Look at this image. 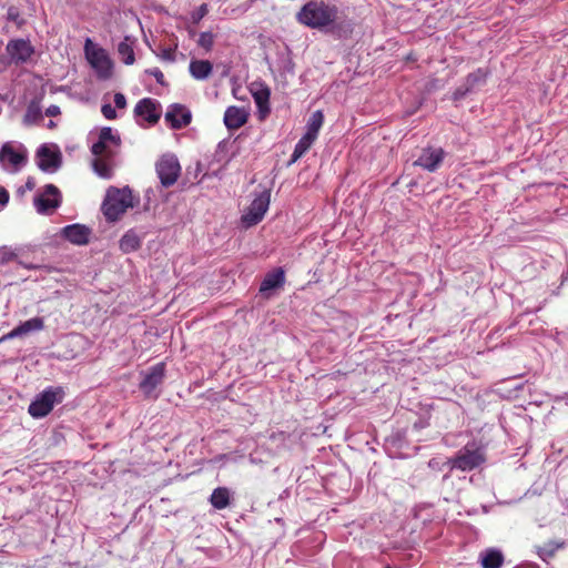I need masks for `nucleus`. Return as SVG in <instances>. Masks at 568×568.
Returning a JSON list of instances; mask_svg holds the SVG:
<instances>
[{
	"mask_svg": "<svg viewBox=\"0 0 568 568\" xmlns=\"http://www.w3.org/2000/svg\"><path fill=\"white\" fill-rule=\"evenodd\" d=\"M114 104L118 109H124L126 106V99L124 94L118 92L114 94Z\"/></svg>",
	"mask_w": 568,
	"mask_h": 568,
	"instance_id": "40",
	"label": "nucleus"
},
{
	"mask_svg": "<svg viewBox=\"0 0 568 568\" xmlns=\"http://www.w3.org/2000/svg\"><path fill=\"white\" fill-rule=\"evenodd\" d=\"M165 121L170 123L173 130H180L191 123L192 113L185 105L173 103L165 113Z\"/></svg>",
	"mask_w": 568,
	"mask_h": 568,
	"instance_id": "16",
	"label": "nucleus"
},
{
	"mask_svg": "<svg viewBox=\"0 0 568 568\" xmlns=\"http://www.w3.org/2000/svg\"><path fill=\"white\" fill-rule=\"evenodd\" d=\"M488 71L483 68H478L474 72L469 73L464 83L460 84L453 93L454 101L463 100L467 94L474 92L487 82Z\"/></svg>",
	"mask_w": 568,
	"mask_h": 568,
	"instance_id": "10",
	"label": "nucleus"
},
{
	"mask_svg": "<svg viewBox=\"0 0 568 568\" xmlns=\"http://www.w3.org/2000/svg\"><path fill=\"white\" fill-rule=\"evenodd\" d=\"M480 562L483 568H500L504 562L503 552L490 548L481 552Z\"/></svg>",
	"mask_w": 568,
	"mask_h": 568,
	"instance_id": "26",
	"label": "nucleus"
},
{
	"mask_svg": "<svg viewBox=\"0 0 568 568\" xmlns=\"http://www.w3.org/2000/svg\"><path fill=\"white\" fill-rule=\"evenodd\" d=\"M160 108L161 105L156 100L151 98H143L136 103L134 108V115L142 118L149 124L153 125L158 123L161 118Z\"/></svg>",
	"mask_w": 568,
	"mask_h": 568,
	"instance_id": "14",
	"label": "nucleus"
},
{
	"mask_svg": "<svg viewBox=\"0 0 568 568\" xmlns=\"http://www.w3.org/2000/svg\"><path fill=\"white\" fill-rule=\"evenodd\" d=\"M61 201L60 190L53 184H47L43 194L36 195L33 203L40 214H47L49 211L58 209Z\"/></svg>",
	"mask_w": 568,
	"mask_h": 568,
	"instance_id": "11",
	"label": "nucleus"
},
{
	"mask_svg": "<svg viewBox=\"0 0 568 568\" xmlns=\"http://www.w3.org/2000/svg\"><path fill=\"white\" fill-rule=\"evenodd\" d=\"M248 113L235 105L229 106L224 113V124L229 130H236L247 122Z\"/></svg>",
	"mask_w": 568,
	"mask_h": 568,
	"instance_id": "21",
	"label": "nucleus"
},
{
	"mask_svg": "<svg viewBox=\"0 0 568 568\" xmlns=\"http://www.w3.org/2000/svg\"><path fill=\"white\" fill-rule=\"evenodd\" d=\"M38 168L43 172L53 173L62 164V155L58 146L50 148L47 144L39 146L36 153Z\"/></svg>",
	"mask_w": 568,
	"mask_h": 568,
	"instance_id": "8",
	"label": "nucleus"
},
{
	"mask_svg": "<svg viewBox=\"0 0 568 568\" xmlns=\"http://www.w3.org/2000/svg\"><path fill=\"white\" fill-rule=\"evenodd\" d=\"M315 136L305 132V134L295 144V149L298 150V152L305 154L310 150L312 144L315 142Z\"/></svg>",
	"mask_w": 568,
	"mask_h": 568,
	"instance_id": "34",
	"label": "nucleus"
},
{
	"mask_svg": "<svg viewBox=\"0 0 568 568\" xmlns=\"http://www.w3.org/2000/svg\"><path fill=\"white\" fill-rule=\"evenodd\" d=\"M285 284V272L282 267H276L266 273L260 285V293L263 297L270 298L273 292L282 288Z\"/></svg>",
	"mask_w": 568,
	"mask_h": 568,
	"instance_id": "17",
	"label": "nucleus"
},
{
	"mask_svg": "<svg viewBox=\"0 0 568 568\" xmlns=\"http://www.w3.org/2000/svg\"><path fill=\"white\" fill-rule=\"evenodd\" d=\"M296 20L311 29L346 36L353 31L351 20L342 18L339 8L324 0H310L296 13Z\"/></svg>",
	"mask_w": 568,
	"mask_h": 568,
	"instance_id": "1",
	"label": "nucleus"
},
{
	"mask_svg": "<svg viewBox=\"0 0 568 568\" xmlns=\"http://www.w3.org/2000/svg\"><path fill=\"white\" fill-rule=\"evenodd\" d=\"M485 462V454L481 448L475 446V444H467L465 447L459 449L456 455L448 458L446 465L449 469H459L462 471H470L479 467Z\"/></svg>",
	"mask_w": 568,
	"mask_h": 568,
	"instance_id": "4",
	"label": "nucleus"
},
{
	"mask_svg": "<svg viewBox=\"0 0 568 568\" xmlns=\"http://www.w3.org/2000/svg\"><path fill=\"white\" fill-rule=\"evenodd\" d=\"M304 154L302 152H298V150H296L294 148V151H293V154L291 155V159L288 161V165H292L293 163H295L300 158H302Z\"/></svg>",
	"mask_w": 568,
	"mask_h": 568,
	"instance_id": "44",
	"label": "nucleus"
},
{
	"mask_svg": "<svg viewBox=\"0 0 568 568\" xmlns=\"http://www.w3.org/2000/svg\"><path fill=\"white\" fill-rule=\"evenodd\" d=\"M6 161L14 166V171H18L27 163V153L26 151L18 152L10 143H4L0 150V162L4 163Z\"/></svg>",
	"mask_w": 568,
	"mask_h": 568,
	"instance_id": "22",
	"label": "nucleus"
},
{
	"mask_svg": "<svg viewBox=\"0 0 568 568\" xmlns=\"http://www.w3.org/2000/svg\"><path fill=\"white\" fill-rule=\"evenodd\" d=\"M429 466H430V467H436L435 459H430V460H429Z\"/></svg>",
	"mask_w": 568,
	"mask_h": 568,
	"instance_id": "49",
	"label": "nucleus"
},
{
	"mask_svg": "<svg viewBox=\"0 0 568 568\" xmlns=\"http://www.w3.org/2000/svg\"><path fill=\"white\" fill-rule=\"evenodd\" d=\"M6 50L11 61L16 64L26 63L34 53V48L31 45L29 40L24 39L10 40Z\"/></svg>",
	"mask_w": 568,
	"mask_h": 568,
	"instance_id": "12",
	"label": "nucleus"
},
{
	"mask_svg": "<svg viewBox=\"0 0 568 568\" xmlns=\"http://www.w3.org/2000/svg\"><path fill=\"white\" fill-rule=\"evenodd\" d=\"M141 244L142 239L134 230L126 231L119 241V247L125 254L138 251Z\"/></svg>",
	"mask_w": 568,
	"mask_h": 568,
	"instance_id": "23",
	"label": "nucleus"
},
{
	"mask_svg": "<svg viewBox=\"0 0 568 568\" xmlns=\"http://www.w3.org/2000/svg\"><path fill=\"white\" fill-rule=\"evenodd\" d=\"M62 236L75 245H85L89 243L91 229L83 224L67 225L61 230Z\"/></svg>",
	"mask_w": 568,
	"mask_h": 568,
	"instance_id": "18",
	"label": "nucleus"
},
{
	"mask_svg": "<svg viewBox=\"0 0 568 568\" xmlns=\"http://www.w3.org/2000/svg\"><path fill=\"white\" fill-rule=\"evenodd\" d=\"M145 73L155 78L160 85H165L164 74L159 68L146 69Z\"/></svg>",
	"mask_w": 568,
	"mask_h": 568,
	"instance_id": "37",
	"label": "nucleus"
},
{
	"mask_svg": "<svg viewBox=\"0 0 568 568\" xmlns=\"http://www.w3.org/2000/svg\"><path fill=\"white\" fill-rule=\"evenodd\" d=\"M133 43H134V39L126 36L124 38V40L118 44V53H119L122 62L126 65H131L135 61Z\"/></svg>",
	"mask_w": 568,
	"mask_h": 568,
	"instance_id": "28",
	"label": "nucleus"
},
{
	"mask_svg": "<svg viewBox=\"0 0 568 568\" xmlns=\"http://www.w3.org/2000/svg\"><path fill=\"white\" fill-rule=\"evenodd\" d=\"M429 466H430V467H436L435 459H430V460H429Z\"/></svg>",
	"mask_w": 568,
	"mask_h": 568,
	"instance_id": "48",
	"label": "nucleus"
},
{
	"mask_svg": "<svg viewBox=\"0 0 568 568\" xmlns=\"http://www.w3.org/2000/svg\"><path fill=\"white\" fill-rule=\"evenodd\" d=\"M155 172L163 187H170L181 174V165L176 155L163 154L155 163Z\"/></svg>",
	"mask_w": 568,
	"mask_h": 568,
	"instance_id": "6",
	"label": "nucleus"
},
{
	"mask_svg": "<svg viewBox=\"0 0 568 568\" xmlns=\"http://www.w3.org/2000/svg\"><path fill=\"white\" fill-rule=\"evenodd\" d=\"M445 158V151L442 148H425L420 155L414 162L415 166H420L428 172H435Z\"/></svg>",
	"mask_w": 568,
	"mask_h": 568,
	"instance_id": "15",
	"label": "nucleus"
},
{
	"mask_svg": "<svg viewBox=\"0 0 568 568\" xmlns=\"http://www.w3.org/2000/svg\"><path fill=\"white\" fill-rule=\"evenodd\" d=\"M209 12L206 3H202L196 10L191 13L193 23H199Z\"/></svg>",
	"mask_w": 568,
	"mask_h": 568,
	"instance_id": "36",
	"label": "nucleus"
},
{
	"mask_svg": "<svg viewBox=\"0 0 568 568\" xmlns=\"http://www.w3.org/2000/svg\"><path fill=\"white\" fill-rule=\"evenodd\" d=\"M324 122V114L321 110H317L312 113L311 118L308 119L307 125H306V133L317 138L320 129L322 128Z\"/></svg>",
	"mask_w": 568,
	"mask_h": 568,
	"instance_id": "31",
	"label": "nucleus"
},
{
	"mask_svg": "<svg viewBox=\"0 0 568 568\" xmlns=\"http://www.w3.org/2000/svg\"><path fill=\"white\" fill-rule=\"evenodd\" d=\"M34 186H36V183H34L33 179L29 178L27 180V182H26V189L27 190H33Z\"/></svg>",
	"mask_w": 568,
	"mask_h": 568,
	"instance_id": "45",
	"label": "nucleus"
},
{
	"mask_svg": "<svg viewBox=\"0 0 568 568\" xmlns=\"http://www.w3.org/2000/svg\"><path fill=\"white\" fill-rule=\"evenodd\" d=\"M251 92L254 99V102L257 108V118L263 121L265 120L270 112V97L271 90L270 88L262 82L252 83Z\"/></svg>",
	"mask_w": 568,
	"mask_h": 568,
	"instance_id": "13",
	"label": "nucleus"
},
{
	"mask_svg": "<svg viewBox=\"0 0 568 568\" xmlns=\"http://www.w3.org/2000/svg\"><path fill=\"white\" fill-rule=\"evenodd\" d=\"M129 207H133L132 191L129 186H110L106 190L101 210L109 222L118 221Z\"/></svg>",
	"mask_w": 568,
	"mask_h": 568,
	"instance_id": "2",
	"label": "nucleus"
},
{
	"mask_svg": "<svg viewBox=\"0 0 568 568\" xmlns=\"http://www.w3.org/2000/svg\"><path fill=\"white\" fill-rule=\"evenodd\" d=\"M101 112L104 115V118L108 120H114L116 118L115 109L109 103H105L102 105Z\"/></svg>",
	"mask_w": 568,
	"mask_h": 568,
	"instance_id": "38",
	"label": "nucleus"
},
{
	"mask_svg": "<svg viewBox=\"0 0 568 568\" xmlns=\"http://www.w3.org/2000/svg\"><path fill=\"white\" fill-rule=\"evenodd\" d=\"M91 153L94 156H103L108 159H113L116 154V151L111 149V144L102 143V146L95 150V143L91 146Z\"/></svg>",
	"mask_w": 568,
	"mask_h": 568,
	"instance_id": "33",
	"label": "nucleus"
},
{
	"mask_svg": "<svg viewBox=\"0 0 568 568\" xmlns=\"http://www.w3.org/2000/svg\"><path fill=\"white\" fill-rule=\"evenodd\" d=\"M61 113L60 108L55 104H51L45 110V115L48 116H58Z\"/></svg>",
	"mask_w": 568,
	"mask_h": 568,
	"instance_id": "41",
	"label": "nucleus"
},
{
	"mask_svg": "<svg viewBox=\"0 0 568 568\" xmlns=\"http://www.w3.org/2000/svg\"><path fill=\"white\" fill-rule=\"evenodd\" d=\"M42 120L41 98H34L27 106L23 123L27 125L38 123Z\"/></svg>",
	"mask_w": 568,
	"mask_h": 568,
	"instance_id": "27",
	"label": "nucleus"
},
{
	"mask_svg": "<svg viewBox=\"0 0 568 568\" xmlns=\"http://www.w3.org/2000/svg\"><path fill=\"white\" fill-rule=\"evenodd\" d=\"M48 128L49 129L55 128V123L52 120H50L49 123H48Z\"/></svg>",
	"mask_w": 568,
	"mask_h": 568,
	"instance_id": "47",
	"label": "nucleus"
},
{
	"mask_svg": "<svg viewBox=\"0 0 568 568\" xmlns=\"http://www.w3.org/2000/svg\"><path fill=\"white\" fill-rule=\"evenodd\" d=\"M197 44L203 48L206 52L211 51L214 44V34L210 31L201 32Z\"/></svg>",
	"mask_w": 568,
	"mask_h": 568,
	"instance_id": "35",
	"label": "nucleus"
},
{
	"mask_svg": "<svg viewBox=\"0 0 568 568\" xmlns=\"http://www.w3.org/2000/svg\"><path fill=\"white\" fill-rule=\"evenodd\" d=\"M24 250L23 247H9V246H2L0 247V265H6L10 262H17L19 265L23 266L28 270H37L40 268V265L27 263L22 260Z\"/></svg>",
	"mask_w": 568,
	"mask_h": 568,
	"instance_id": "19",
	"label": "nucleus"
},
{
	"mask_svg": "<svg viewBox=\"0 0 568 568\" xmlns=\"http://www.w3.org/2000/svg\"><path fill=\"white\" fill-rule=\"evenodd\" d=\"M113 159L95 156L92 161V169L94 173L103 179H111L113 176Z\"/></svg>",
	"mask_w": 568,
	"mask_h": 568,
	"instance_id": "25",
	"label": "nucleus"
},
{
	"mask_svg": "<svg viewBox=\"0 0 568 568\" xmlns=\"http://www.w3.org/2000/svg\"><path fill=\"white\" fill-rule=\"evenodd\" d=\"M63 397V387H47L31 402L28 412L34 418H42L53 409L54 404L61 403Z\"/></svg>",
	"mask_w": 568,
	"mask_h": 568,
	"instance_id": "3",
	"label": "nucleus"
},
{
	"mask_svg": "<svg viewBox=\"0 0 568 568\" xmlns=\"http://www.w3.org/2000/svg\"><path fill=\"white\" fill-rule=\"evenodd\" d=\"M44 321L42 317H33L26 322H22L17 327H14L11 332L3 336V339H12L17 337H21L31 332H38L43 329Z\"/></svg>",
	"mask_w": 568,
	"mask_h": 568,
	"instance_id": "20",
	"label": "nucleus"
},
{
	"mask_svg": "<svg viewBox=\"0 0 568 568\" xmlns=\"http://www.w3.org/2000/svg\"><path fill=\"white\" fill-rule=\"evenodd\" d=\"M102 143H109L119 149L121 145V138L116 132H113L112 128L104 126L101 129L99 139L95 142V150L101 148Z\"/></svg>",
	"mask_w": 568,
	"mask_h": 568,
	"instance_id": "30",
	"label": "nucleus"
},
{
	"mask_svg": "<svg viewBox=\"0 0 568 568\" xmlns=\"http://www.w3.org/2000/svg\"><path fill=\"white\" fill-rule=\"evenodd\" d=\"M271 194L268 191L260 193L248 206V210L242 216V221L246 226H253L260 223L270 205Z\"/></svg>",
	"mask_w": 568,
	"mask_h": 568,
	"instance_id": "9",
	"label": "nucleus"
},
{
	"mask_svg": "<svg viewBox=\"0 0 568 568\" xmlns=\"http://www.w3.org/2000/svg\"><path fill=\"white\" fill-rule=\"evenodd\" d=\"M189 71L195 80H206L213 71V65L209 60H191Z\"/></svg>",
	"mask_w": 568,
	"mask_h": 568,
	"instance_id": "24",
	"label": "nucleus"
},
{
	"mask_svg": "<svg viewBox=\"0 0 568 568\" xmlns=\"http://www.w3.org/2000/svg\"><path fill=\"white\" fill-rule=\"evenodd\" d=\"M91 43V39H87L84 45L85 57L94 69L97 77L100 80H108L112 77L113 62L104 49L94 48L90 50L89 45Z\"/></svg>",
	"mask_w": 568,
	"mask_h": 568,
	"instance_id": "5",
	"label": "nucleus"
},
{
	"mask_svg": "<svg viewBox=\"0 0 568 568\" xmlns=\"http://www.w3.org/2000/svg\"><path fill=\"white\" fill-rule=\"evenodd\" d=\"M9 192L4 187H0V205L4 206L9 202Z\"/></svg>",
	"mask_w": 568,
	"mask_h": 568,
	"instance_id": "42",
	"label": "nucleus"
},
{
	"mask_svg": "<svg viewBox=\"0 0 568 568\" xmlns=\"http://www.w3.org/2000/svg\"><path fill=\"white\" fill-rule=\"evenodd\" d=\"M231 493L226 487L215 488L210 497V503L215 509H224L230 505Z\"/></svg>",
	"mask_w": 568,
	"mask_h": 568,
	"instance_id": "29",
	"label": "nucleus"
},
{
	"mask_svg": "<svg viewBox=\"0 0 568 568\" xmlns=\"http://www.w3.org/2000/svg\"><path fill=\"white\" fill-rule=\"evenodd\" d=\"M159 58H161L164 61L168 62H174L175 55H174V49L172 48H164L160 54H156Z\"/></svg>",
	"mask_w": 568,
	"mask_h": 568,
	"instance_id": "39",
	"label": "nucleus"
},
{
	"mask_svg": "<svg viewBox=\"0 0 568 568\" xmlns=\"http://www.w3.org/2000/svg\"><path fill=\"white\" fill-rule=\"evenodd\" d=\"M426 425H427V424H426L425 422L419 420V422H416V423L414 424V428H424V427H426Z\"/></svg>",
	"mask_w": 568,
	"mask_h": 568,
	"instance_id": "46",
	"label": "nucleus"
},
{
	"mask_svg": "<svg viewBox=\"0 0 568 568\" xmlns=\"http://www.w3.org/2000/svg\"><path fill=\"white\" fill-rule=\"evenodd\" d=\"M564 547V542H554V541H550L548 544H546L544 547H538L537 549V554L539 556L540 559H542L544 561H546L548 558H551L554 557V555L556 554V551L559 549V548H562Z\"/></svg>",
	"mask_w": 568,
	"mask_h": 568,
	"instance_id": "32",
	"label": "nucleus"
},
{
	"mask_svg": "<svg viewBox=\"0 0 568 568\" xmlns=\"http://www.w3.org/2000/svg\"><path fill=\"white\" fill-rule=\"evenodd\" d=\"M142 379L139 384L140 390L148 398H158L159 393L156 392L165 377V364L163 362L151 366L148 371L142 372Z\"/></svg>",
	"mask_w": 568,
	"mask_h": 568,
	"instance_id": "7",
	"label": "nucleus"
},
{
	"mask_svg": "<svg viewBox=\"0 0 568 568\" xmlns=\"http://www.w3.org/2000/svg\"><path fill=\"white\" fill-rule=\"evenodd\" d=\"M19 17V12L16 8L10 7L8 10V20L16 21Z\"/></svg>",
	"mask_w": 568,
	"mask_h": 568,
	"instance_id": "43",
	"label": "nucleus"
}]
</instances>
